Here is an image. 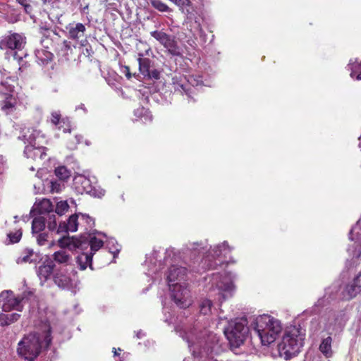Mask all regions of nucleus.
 <instances>
[{"instance_id":"44","label":"nucleus","mask_w":361,"mask_h":361,"mask_svg":"<svg viewBox=\"0 0 361 361\" xmlns=\"http://www.w3.org/2000/svg\"><path fill=\"white\" fill-rule=\"evenodd\" d=\"M11 243H18L22 237V231L18 229L15 232H11L7 235Z\"/></svg>"},{"instance_id":"34","label":"nucleus","mask_w":361,"mask_h":361,"mask_svg":"<svg viewBox=\"0 0 361 361\" xmlns=\"http://www.w3.org/2000/svg\"><path fill=\"white\" fill-rule=\"evenodd\" d=\"M207 245H204L202 242L198 243V242H194V243H189L186 245V252H190L191 254L194 252L195 255L197 252L198 254L203 253L204 251L207 249Z\"/></svg>"},{"instance_id":"23","label":"nucleus","mask_w":361,"mask_h":361,"mask_svg":"<svg viewBox=\"0 0 361 361\" xmlns=\"http://www.w3.org/2000/svg\"><path fill=\"white\" fill-rule=\"evenodd\" d=\"M52 259L54 264L57 263L65 266L69 265L72 262V256L66 250L63 249L55 252L52 255Z\"/></svg>"},{"instance_id":"32","label":"nucleus","mask_w":361,"mask_h":361,"mask_svg":"<svg viewBox=\"0 0 361 361\" xmlns=\"http://www.w3.org/2000/svg\"><path fill=\"white\" fill-rule=\"evenodd\" d=\"M37 62L42 65H46L53 59V54L44 49L37 50L35 53Z\"/></svg>"},{"instance_id":"8","label":"nucleus","mask_w":361,"mask_h":361,"mask_svg":"<svg viewBox=\"0 0 361 361\" xmlns=\"http://www.w3.org/2000/svg\"><path fill=\"white\" fill-rule=\"evenodd\" d=\"M26 44V38L24 35L19 33H11L5 36L0 42V48L1 49H10L15 51L13 57L18 61L23 59V56L18 54L17 51H21Z\"/></svg>"},{"instance_id":"39","label":"nucleus","mask_w":361,"mask_h":361,"mask_svg":"<svg viewBox=\"0 0 361 361\" xmlns=\"http://www.w3.org/2000/svg\"><path fill=\"white\" fill-rule=\"evenodd\" d=\"M54 172L55 175L62 180H66L70 177V171L63 166L56 168Z\"/></svg>"},{"instance_id":"63","label":"nucleus","mask_w":361,"mask_h":361,"mask_svg":"<svg viewBox=\"0 0 361 361\" xmlns=\"http://www.w3.org/2000/svg\"><path fill=\"white\" fill-rule=\"evenodd\" d=\"M14 219H15V221L17 222L18 220V216H14Z\"/></svg>"},{"instance_id":"11","label":"nucleus","mask_w":361,"mask_h":361,"mask_svg":"<svg viewBox=\"0 0 361 361\" xmlns=\"http://www.w3.org/2000/svg\"><path fill=\"white\" fill-rule=\"evenodd\" d=\"M94 234V233L80 235V240L76 242L77 248L85 251L90 247V251L89 253L94 255L104 245V242L97 238Z\"/></svg>"},{"instance_id":"4","label":"nucleus","mask_w":361,"mask_h":361,"mask_svg":"<svg viewBox=\"0 0 361 361\" xmlns=\"http://www.w3.org/2000/svg\"><path fill=\"white\" fill-rule=\"evenodd\" d=\"M254 330L263 345H269L275 341L282 330L279 320L267 314L259 316L254 323Z\"/></svg>"},{"instance_id":"16","label":"nucleus","mask_w":361,"mask_h":361,"mask_svg":"<svg viewBox=\"0 0 361 361\" xmlns=\"http://www.w3.org/2000/svg\"><path fill=\"white\" fill-rule=\"evenodd\" d=\"M40 138H43L40 132L33 128H23L18 137V139L22 140L26 145H37L39 143Z\"/></svg>"},{"instance_id":"46","label":"nucleus","mask_w":361,"mask_h":361,"mask_svg":"<svg viewBox=\"0 0 361 361\" xmlns=\"http://www.w3.org/2000/svg\"><path fill=\"white\" fill-rule=\"evenodd\" d=\"M80 223L86 224V229L92 228L94 226V219L87 214H80Z\"/></svg>"},{"instance_id":"26","label":"nucleus","mask_w":361,"mask_h":361,"mask_svg":"<svg viewBox=\"0 0 361 361\" xmlns=\"http://www.w3.org/2000/svg\"><path fill=\"white\" fill-rule=\"evenodd\" d=\"M0 94L6 97H13L15 95V87L11 83V81L8 79L2 80L0 82Z\"/></svg>"},{"instance_id":"27","label":"nucleus","mask_w":361,"mask_h":361,"mask_svg":"<svg viewBox=\"0 0 361 361\" xmlns=\"http://www.w3.org/2000/svg\"><path fill=\"white\" fill-rule=\"evenodd\" d=\"M331 343L332 338L329 336L328 337L323 338L319 345V350L326 357H330L333 355Z\"/></svg>"},{"instance_id":"28","label":"nucleus","mask_w":361,"mask_h":361,"mask_svg":"<svg viewBox=\"0 0 361 361\" xmlns=\"http://www.w3.org/2000/svg\"><path fill=\"white\" fill-rule=\"evenodd\" d=\"M139 63V70L140 73L145 78L149 74L151 67V60L148 58H144L142 54H139L137 59Z\"/></svg>"},{"instance_id":"37","label":"nucleus","mask_w":361,"mask_h":361,"mask_svg":"<svg viewBox=\"0 0 361 361\" xmlns=\"http://www.w3.org/2000/svg\"><path fill=\"white\" fill-rule=\"evenodd\" d=\"M213 306L212 301L209 299H203L199 305L200 312L204 315H208L212 312V307Z\"/></svg>"},{"instance_id":"61","label":"nucleus","mask_w":361,"mask_h":361,"mask_svg":"<svg viewBox=\"0 0 361 361\" xmlns=\"http://www.w3.org/2000/svg\"><path fill=\"white\" fill-rule=\"evenodd\" d=\"M63 131L64 133H67V132L70 133V132H71V129H70L69 128H63Z\"/></svg>"},{"instance_id":"18","label":"nucleus","mask_w":361,"mask_h":361,"mask_svg":"<svg viewBox=\"0 0 361 361\" xmlns=\"http://www.w3.org/2000/svg\"><path fill=\"white\" fill-rule=\"evenodd\" d=\"M187 269L183 267H178L176 265H172L169 270V274L167 275V280L169 282V286L170 284H173L176 282H180L185 279L186 276Z\"/></svg>"},{"instance_id":"19","label":"nucleus","mask_w":361,"mask_h":361,"mask_svg":"<svg viewBox=\"0 0 361 361\" xmlns=\"http://www.w3.org/2000/svg\"><path fill=\"white\" fill-rule=\"evenodd\" d=\"M68 32V37L73 40H78L85 36L86 27L81 23H70L66 27Z\"/></svg>"},{"instance_id":"6","label":"nucleus","mask_w":361,"mask_h":361,"mask_svg":"<svg viewBox=\"0 0 361 361\" xmlns=\"http://www.w3.org/2000/svg\"><path fill=\"white\" fill-rule=\"evenodd\" d=\"M248 331L247 320L241 318L231 322L228 326L225 329L224 333L231 343L239 346L247 337Z\"/></svg>"},{"instance_id":"3","label":"nucleus","mask_w":361,"mask_h":361,"mask_svg":"<svg viewBox=\"0 0 361 361\" xmlns=\"http://www.w3.org/2000/svg\"><path fill=\"white\" fill-rule=\"evenodd\" d=\"M51 340L50 328L44 336L43 341L39 336L30 334L18 343V353L28 361H34L42 348L47 349L49 347Z\"/></svg>"},{"instance_id":"9","label":"nucleus","mask_w":361,"mask_h":361,"mask_svg":"<svg viewBox=\"0 0 361 361\" xmlns=\"http://www.w3.org/2000/svg\"><path fill=\"white\" fill-rule=\"evenodd\" d=\"M171 298L180 308H186L191 305L190 290L185 283L176 282L170 284Z\"/></svg>"},{"instance_id":"21","label":"nucleus","mask_w":361,"mask_h":361,"mask_svg":"<svg viewBox=\"0 0 361 361\" xmlns=\"http://www.w3.org/2000/svg\"><path fill=\"white\" fill-rule=\"evenodd\" d=\"M79 224L80 223L78 221V215H71L68 218L67 223L63 222L59 224V226L57 228V233L63 232L68 233L69 231L75 232L77 231Z\"/></svg>"},{"instance_id":"55","label":"nucleus","mask_w":361,"mask_h":361,"mask_svg":"<svg viewBox=\"0 0 361 361\" xmlns=\"http://www.w3.org/2000/svg\"><path fill=\"white\" fill-rule=\"evenodd\" d=\"M145 336V334L142 332V330H140V331H138L136 333V336H137V338H142V336Z\"/></svg>"},{"instance_id":"10","label":"nucleus","mask_w":361,"mask_h":361,"mask_svg":"<svg viewBox=\"0 0 361 361\" xmlns=\"http://www.w3.org/2000/svg\"><path fill=\"white\" fill-rule=\"evenodd\" d=\"M73 186L75 190L80 194L86 193L95 197L104 195L105 190L97 189L92 185L90 179L83 175L75 176L73 179Z\"/></svg>"},{"instance_id":"57","label":"nucleus","mask_w":361,"mask_h":361,"mask_svg":"<svg viewBox=\"0 0 361 361\" xmlns=\"http://www.w3.org/2000/svg\"><path fill=\"white\" fill-rule=\"evenodd\" d=\"M125 68H126V76L128 78H130L131 75H130V73L129 68H128V66H126V67H125Z\"/></svg>"},{"instance_id":"43","label":"nucleus","mask_w":361,"mask_h":361,"mask_svg":"<svg viewBox=\"0 0 361 361\" xmlns=\"http://www.w3.org/2000/svg\"><path fill=\"white\" fill-rule=\"evenodd\" d=\"M47 218L46 223L50 231H54L56 228V215L54 213L44 216Z\"/></svg>"},{"instance_id":"52","label":"nucleus","mask_w":361,"mask_h":361,"mask_svg":"<svg viewBox=\"0 0 361 361\" xmlns=\"http://www.w3.org/2000/svg\"><path fill=\"white\" fill-rule=\"evenodd\" d=\"M160 71L157 69L150 70L149 74L147 75V77L150 79L159 80L160 78Z\"/></svg>"},{"instance_id":"31","label":"nucleus","mask_w":361,"mask_h":361,"mask_svg":"<svg viewBox=\"0 0 361 361\" xmlns=\"http://www.w3.org/2000/svg\"><path fill=\"white\" fill-rule=\"evenodd\" d=\"M54 205L48 199L42 200L38 204V210L40 214L45 216L54 213Z\"/></svg>"},{"instance_id":"59","label":"nucleus","mask_w":361,"mask_h":361,"mask_svg":"<svg viewBox=\"0 0 361 361\" xmlns=\"http://www.w3.org/2000/svg\"><path fill=\"white\" fill-rule=\"evenodd\" d=\"M75 138L77 139L78 142L79 143L81 142V139L82 138V135H75Z\"/></svg>"},{"instance_id":"24","label":"nucleus","mask_w":361,"mask_h":361,"mask_svg":"<svg viewBox=\"0 0 361 361\" xmlns=\"http://www.w3.org/2000/svg\"><path fill=\"white\" fill-rule=\"evenodd\" d=\"M18 101L16 96L6 97L2 102L1 109L6 114L10 115L17 109Z\"/></svg>"},{"instance_id":"40","label":"nucleus","mask_w":361,"mask_h":361,"mask_svg":"<svg viewBox=\"0 0 361 361\" xmlns=\"http://www.w3.org/2000/svg\"><path fill=\"white\" fill-rule=\"evenodd\" d=\"M106 246L109 250V252L114 255L115 257L116 255L121 250V246L117 243L116 240L114 238H111L107 241Z\"/></svg>"},{"instance_id":"5","label":"nucleus","mask_w":361,"mask_h":361,"mask_svg":"<svg viewBox=\"0 0 361 361\" xmlns=\"http://www.w3.org/2000/svg\"><path fill=\"white\" fill-rule=\"evenodd\" d=\"M212 286L211 290L216 291L215 293L218 295L220 302L231 298L235 290V286L230 279L225 274L220 273H214L210 280Z\"/></svg>"},{"instance_id":"14","label":"nucleus","mask_w":361,"mask_h":361,"mask_svg":"<svg viewBox=\"0 0 361 361\" xmlns=\"http://www.w3.org/2000/svg\"><path fill=\"white\" fill-rule=\"evenodd\" d=\"M194 80L195 79L193 78L187 80L184 76H175L172 78V87L175 92H178L181 94L185 93L188 97L190 98V93L192 92L191 86H194Z\"/></svg>"},{"instance_id":"33","label":"nucleus","mask_w":361,"mask_h":361,"mask_svg":"<svg viewBox=\"0 0 361 361\" xmlns=\"http://www.w3.org/2000/svg\"><path fill=\"white\" fill-rule=\"evenodd\" d=\"M3 312V316H1V319H0V326L9 325L18 321L20 317V314L18 313H8L9 312Z\"/></svg>"},{"instance_id":"51","label":"nucleus","mask_w":361,"mask_h":361,"mask_svg":"<svg viewBox=\"0 0 361 361\" xmlns=\"http://www.w3.org/2000/svg\"><path fill=\"white\" fill-rule=\"evenodd\" d=\"M352 71L350 73V76L353 78L357 75L359 73H361V62L359 63H353L352 64Z\"/></svg>"},{"instance_id":"53","label":"nucleus","mask_w":361,"mask_h":361,"mask_svg":"<svg viewBox=\"0 0 361 361\" xmlns=\"http://www.w3.org/2000/svg\"><path fill=\"white\" fill-rule=\"evenodd\" d=\"M199 35L202 44H204L207 41V35L201 28L200 29Z\"/></svg>"},{"instance_id":"35","label":"nucleus","mask_w":361,"mask_h":361,"mask_svg":"<svg viewBox=\"0 0 361 361\" xmlns=\"http://www.w3.org/2000/svg\"><path fill=\"white\" fill-rule=\"evenodd\" d=\"M348 235L349 239L352 241H359L361 240V219L351 228Z\"/></svg>"},{"instance_id":"54","label":"nucleus","mask_w":361,"mask_h":361,"mask_svg":"<svg viewBox=\"0 0 361 361\" xmlns=\"http://www.w3.org/2000/svg\"><path fill=\"white\" fill-rule=\"evenodd\" d=\"M63 47H64L65 50H68L70 49V46L68 44V42L66 40H64L63 42Z\"/></svg>"},{"instance_id":"41","label":"nucleus","mask_w":361,"mask_h":361,"mask_svg":"<svg viewBox=\"0 0 361 361\" xmlns=\"http://www.w3.org/2000/svg\"><path fill=\"white\" fill-rule=\"evenodd\" d=\"M226 249H229L228 244L226 241H224L221 245H216L212 250V257H219L222 255L223 251H226Z\"/></svg>"},{"instance_id":"45","label":"nucleus","mask_w":361,"mask_h":361,"mask_svg":"<svg viewBox=\"0 0 361 361\" xmlns=\"http://www.w3.org/2000/svg\"><path fill=\"white\" fill-rule=\"evenodd\" d=\"M54 208H55V213L61 216L65 213L66 211H67L68 209L69 206L66 201H64V202L61 201L56 204V207H54Z\"/></svg>"},{"instance_id":"25","label":"nucleus","mask_w":361,"mask_h":361,"mask_svg":"<svg viewBox=\"0 0 361 361\" xmlns=\"http://www.w3.org/2000/svg\"><path fill=\"white\" fill-rule=\"evenodd\" d=\"M92 257L90 253L82 252L76 257V262L81 270L85 269L88 266L92 269Z\"/></svg>"},{"instance_id":"29","label":"nucleus","mask_w":361,"mask_h":361,"mask_svg":"<svg viewBox=\"0 0 361 361\" xmlns=\"http://www.w3.org/2000/svg\"><path fill=\"white\" fill-rule=\"evenodd\" d=\"M80 240V236L79 238H75L72 237L70 238L69 236L67 237H62L58 240L59 245L60 247L63 250L64 248L68 247L71 249L72 247L77 248L76 242L79 241Z\"/></svg>"},{"instance_id":"48","label":"nucleus","mask_w":361,"mask_h":361,"mask_svg":"<svg viewBox=\"0 0 361 361\" xmlns=\"http://www.w3.org/2000/svg\"><path fill=\"white\" fill-rule=\"evenodd\" d=\"M51 122L54 125L59 126V128H61L63 127V126L61 125L62 123L65 124L64 119L61 121L60 115L57 113H53L51 114Z\"/></svg>"},{"instance_id":"12","label":"nucleus","mask_w":361,"mask_h":361,"mask_svg":"<svg viewBox=\"0 0 361 361\" xmlns=\"http://www.w3.org/2000/svg\"><path fill=\"white\" fill-rule=\"evenodd\" d=\"M152 37L166 48L174 56L180 54L179 49L175 37L164 32L163 30H154L150 32Z\"/></svg>"},{"instance_id":"1","label":"nucleus","mask_w":361,"mask_h":361,"mask_svg":"<svg viewBox=\"0 0 361 361\" xmlns=\"http://www.w3.org/2000/svg\"><path fill=\"white\" fill-rule=\"evenodd\" d=\"M176 330L188 342L194 357L198 361H217L212 356L219 348V339L215 334H209L207 338H197L194 330L187 332L179 326Z\"/></svg>"},{"instance_id":"7","label":"nucleus","mask_w":361,"mask_h":361,"mask_svg":"<svg viewBox=\"0 0 361 361\" xmlns=\"http://www.w3.org/2000/svg\"><path fill=\"white\" fill-rule=\"evenodd\" d=\"M27 301L25 296L15 297L11 290L3 291L0 294V319L3 312H8L13 310L21 312Z\"/></svg>"},{"instance_id":"62","label":"nucleus","mask_w":361,"mask_h":361,"mask_svg":"<svg viewBox=\"0 0 361 361\" xmlns=\"http://www.w3.org/2000/svg\"><path fill=\"white\" fill-rule=\"evenodd\" d=\"M113 352H114V356H118L119 355L118 353V352L116 351V348H113Z\"/></svg>"},{"instance_id":"13","label":"nucleus","mask_w":361,"mask_h":361,"mask_svg":"<svg viewBox=\"0 0 361 361\" xmlns=\"http://www.w3.org/2000/svg\"><path fill=\"white\" fill-rule=\"evenodd\" d=\"M360 293H361V272L345 286L341 295L343 300H350Z\"/></svg>"},{"instance_id":"30","label":"nucleus","mask_w":361,"mask_h":361,"mask_svg":"<svg viewBox=\"0 0 361 361\" xmlns=\"http://www.w3.org/2000/svg\"><path fill=\"white\" fill-rule=\"evenodd\" d=\"M47 218L39 216L33 219L32 222V232L33 234L42 231L45 228Z\"/></svg>"},{"instance_id":"20","label":"nucleus","mask_w":361,"mask_h":361,"mask_svg":"<svg viewBox=\"0 0 361 361\" xmlns=\"http://www.w3.org/2000/svg\"><path fill=\"white\" fill-rule=\"evenodd\" d=\"M216 265L217 264L214 262L208 255L202 257L200 262L198 260L194 261L191 269L193 271L200 273L206 270L214 269Z\"/></svg>"},{"instance_id":"49","label":"nucleus","mask_w":361,"mask_h":361,"mask_svg":"<svg viewBox=\"0 0 361 361\" xmlns=\"http://www.w3.org/2000/svg\"><path fill=\"white\" fill-rule=\"evenodd\" d=\"M36 239L37 244L40 246L44 245L47 241L48 234L47 233H37Z\"/></svg>"},{"instance_id":"58","label":"nucleus","mask_w":361,"mask_h":361,"mask_svg":"<svg viewBox=\"0 0 361 361\" xmlns=\"http://www.w3.org/2000/svg\"><path fill=\"white\" fill-rule=\"evenodd\" d=\"M80 109L83 110L85 113H87V109L85 108V106L83 104H81L80 105H79L76 108V109Z\"/></svg>"},{"instance_id":"42","label":"nucleus","mask_w":361,"mask_h":361,"mask_svg":"<svg viewBox=\"0 0 361 361\" xmlns=\"http://www.w3.org/2000/svg\"><path fill=\"white\" fill-rule=\"evenodd\" d=\"M47 185L51 192H59L61 190V183L57 180H47Z\"/></svg>"},{"instance_id":"2","label":"nucleus","mask_w":361,"mask_h":361,"mask_svg":"<svg viewBox=\"0 0 361 361\" xmlns=\"http://www.w3.org/2000/svg\"><path fill=\"white\" fill-rule=\"evenodd\" d=\"M305 335V329L300 326L288 327L281 341L278 344L280 357L288 360L296 356L304 345Z\"/></svg>"},{"instance_id":"47","label":"nucleus","mask_w":361,"mask_h":361,"mask_svg":"<svg viewBox=\"0 0 361 361\" xmlns=\"http://www.w3.org/2000/svg\"><path fill=\"white\" fill-rule=\"evenodd\" d=\"M16 1L23 7L27 14L31 15L32 13L33 8L30 4V0H16Z\"/></svg>"},{"instance_id":"15","label":"nucleus","mask_w":361,"mask_h":361,"mask_svg":"<svg viewBox=\"0 0 361 361\" xmlns=\"http://www.w3.org/2000/svg\"><path fill=\"white\" fill-rule=\"evenodd\" d=\"M54 283L61 289L70 290L73 288V280L66 269L56 270L53 276Z\"/></svg>"},{"instance_id":"22","label":"nucleus","mask_w":361,"mask_h":361,"mask_svg":"<svg viewBox=\"0 0 361 361\" xmlns=\"http://www.w3.org/2000/svg\"><path fill=\"white\" fill-rule=\"evenodd\" d=\"M54 268L55 264L51 259L46 260L37 269V275L39 279L45 282L53 273Z\"/></svg>"},{"instance_id":"64","label":"nucleus","mask_w":361,"mask_h":361,"mask_svg":"<svg viewBox=\"0 0 361 361\" xmlns=\"http://www.w3.org/2000/svg\"><path fill=\"white\" fill-rule=\"evenodd\" d=\"M329 298H330V299H334V296H331V295H329Z\"/></svg>"},{"instance_id":"50","label":"nucleus","mask_w":361,"mask_h":361,"mask_svg":"<svg viewBox=\"0 0 361 361\" xmlns=\"http://www.w3.org/2000/svg\"><path fill=\"white\" fill-rule=\"evenodd\" d=\"M331 289H333L335 292L337 291V287L336 286L329 287L328 289L326 290V293H325L324 296L323 298H319L317 300V302L315 303L316 306H318V307H323V306H324V305H325V297L328 294L329 291Z\"/></svg>"},{"instance_id":"36","label":"nucleus","mask_w":361,"mask_h":361,"mask_svg":"<svg viewBox=\"0 0 361 361\" xmlns=\"http://www.w3.org/2000/svg\"><path fill=\"white\" fill-rule=\"evenodd\" d=\"M33 255H34V252L32 250L26 248L23 250L22 255L17 258L16 263L17 264L32 263L34 262V259L32 258Z\"/></svg>"},{"instance_id":"17","label":"nucleus","mask_w":361,"mask_h":361,"mask_svg":"<svg viewBox=\"0 0 361 361\" xmlns=\"http://www.w3.org/2000/svg\"><path fill=\"white\" fill-rule=\"evenodd\" d=\"M47 148L39 145H26L24 149V154L27 159L34 161L42 160L47 157Z\"/></svg>"},{"instance_id":"56","label":"nucleus","mask_w":361,"mask_h":361,"mask_svg":"<svg viewBox=\"0 0 361 361\" xmlns=\"http://www.w3.org/2000/svg\"><path fill=\"white\" fill-rule=\"evenodd\" d=\"M336 313L334 312H329V319H335Z\"/></svg>"},{"instance_id":"60","label":"nucleus","mask_w":361,"mask_h":361,"mask_svg":"<svg viewBox=\"0 0 361 361\" xmlns=\"http://www.w3.org/2000/svg\"><path fill=\"white\" fill-rule=\"evenodd\" d=\"M356 79L359 80H361V72L356 75Z\"/></svg>"},{"instance_id":"38","label":"nucleus","mask_w":361,"mask_h":361,"mask_svg":"<svg viewBox=\"0 0 361 361\" xmlns=\"http://www.w3.org/2000/svg\"><path fill=\"white\" fill-rule=\"evenodd\" d=\"M150 5L160 12H171V9L161 0H150Z\"/></svg>"}]
</instances>
